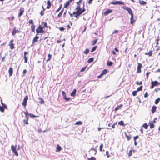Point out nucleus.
Wrapping results in <instances>:
<instances>
[{"label": "nucleus", "mask_w": 160, "mask_h": 160, "mask_svg": "<svg viewBox=\"0 0 160 160\" xmlns=\"http://www.w3.org/2000/svg\"><path fill=\"white\" fill-rule=\"evenodd\" d=\"M85 6V3L84 2H83V8L81 10H76L77 11L76 12H73V14L75 15V14H77L79 16H80L81 14L83 13L86 11V9L84 8Z\"/></svg>", "instance_id": "f257e3e1"}, {"label": "nucleus", "mask_w": 160, "mask_h": 160, "mask_svg": "<svg viewBox=\"0 0 160 160\" xmlns=\"http://www.w3.org/2000/svg\"><path fill=\"white\" fill-rule=\"evenodd\" d=\"M43 27H42L41 25H39L38 28L36 29L37 35H38L39 33H45L46 32L43 30Z\"/></svg>", "instance_id": "f03ea898"}, {"label": "nucleus", "mask_w": 160, "mask_h": 160, "mask_svg": "<svg viewBox=\"0 0 160 160\" xmlns=\"http://www.w3.org/2000/svg\"><path fill=\"white\" fill-rule=\"evenodd\" d=\"M16 145H15V146L13 145H12L11 146V149L12 152L14 153L15 155L16 156H18V154L16 150Z\"/></svg>", "instance_id": "7ed1b4c3"}, {"label": "nucleus", "mask_w": 160, "mask_h": 160, "mask_svg": "<svg viewBox=\"0 0 160 160\" xmlns=\"http://www.w3.org/2000/svg\"><path fill=\"white\" fill-rule=\"evenodd\" d=\"M28 99V97L27 95L26 96L24 97L23 100V102L22 103V105L24 106V107H25L26 105L27 104V101Z\"/></svg>", "instance_id": "20e7f679"}, {"label": "nucleus", "mask_w": 160, "mask_h": 160, "mask_svg": "<svg viewBox=\"0 0 160 160\" xmlns=\"http://www.w3.org/2000/svg\"><path fill=\"white\" fill-rule=\"evenodd\" d=\"M111 4L113 5H124V3L122 2L121 1H115L112 2H111Z\"/></svg>", "instance_id": "39448f33"}, {"label": "nucleus", "mask_w": 160, "mask_h": 160, "mask_svg": "<svg viewBox=\"0 0 160 160\" xmlns=\"http://www.w3.org/2000/svg\"><path fill=\"white\" fill-rule=\"evenodd\" d=\"M62 94L63 96V99L66 100V101H69L71 99L70 98H67V97L66 92L64 91H62Z\"/></svg>", "instance_id": "423d86ee"}, {"label": "nucleus", "mask_w": 160, "mask_h": 160, "mask_svg": "<svg viewBox=\"0 0 160 160\" xmlns=\"http://www.w3.org/2000/svg\"><path fill=\"white\" fill-rule=\"evenodd\" d=\"M123 8L124 9L127 10L128 12V13L131 15L132 14H133V13H132V10L130 8L128 7H123Z\"/></svg>", "instance_id": "0eeeda50"}, {"label": "nucleus", "mask_w": 160, "mask_h": 160, "mask_svg": "<svg viewBox=\"0 0 160 160\" xmlns=\"http://www.w3.org/2000/svg\"><path fill=\"white\" fill-rule=\"evenodd\" d=\"M14 41L13 40H11L9 43V45L10 47V48L11 49H13L15 48V47H14V44L13 43V42Z\"/></svg>", "instance_id": "6e6552de"}, {"label": "nucleus", "mask_w": 160, "mask_h": 160, "mask_svg": "<svg viewBox=\"0 0 160 160\" xmlns=\"http://www.w3.org/2000/svg\"><path fill=\"white\" fill-rule=\"evenodd\" d=\"M142 67V65L141 63H138L137 67V73H139L141 72V68Z\"/></svg>", "instance_id": "1a4fd4ad"}, {"label": "nucleus", "mask_w": 160, "mask_h": 160, "mask_svg": "<svg viewBox=\"0 0 160 160\" xmlns=\"http://www.w3.org/2000/svg\"><path fill=\"white\" fill-rule=\"evenodd\" d=\"M89 153L92 154H94V155H96L97 153V150L96 149L92 148L89 151Z\"/></svg>", "instance_id": "9d476101"}, {"label": "nucleus", "mask_w": 160, "mask_h": 160, "mask_svg": "<svg viewBox=\"0 0 160 160\" xmlns=\"http://www.w3.org/2000/svg\"><path fill=\"white\" fill-rule=\"evenodd\" d=\"M24 62L25 63H27V62L28 59V57L26 56V55H28V52L26 51H25L24 53Z\"/></svg>", "instance_id": "9b49d317"}, {"label": "nucleus", "mask_w": 160, "mask_h": 160, "mask_svg": "<svg viewBox=\"0 0 160 160\" xmlns=\"http://www.w3.org/2000/svg\"><path fill=\"white\" fill-rule=\"evenodd\" d=\"M20 12L18 14V17H20L23 14V13L24 12V8H22L20 9Z\"/></svg>", "instance_id": "f8f14e48"}, {"label": "nucleus", "mask_w": 160, "mask_h": 160, "mask_svg": "<svg viewBox=\"0 0 160 160\" xmlns=\"http://www.w3.org/2000/svg\"><path fill=\"white\" fill-rule=\"evenodd\" d=\"M13 71V68L11 67H10L8 70L9 75V77H11L12 75Z\"/></svg>", "instance_id": "ddd939ff"}, {"label": "nucleus", "mask_w": 160, "mask_h": 160, "mask_svg": "<svg viewBox=\"0 0 160 160\" xmlns=\"http://www.w3.org/2000/svg\"><path fill=\"white\" fill-rule=\"evenodd\" d=\"M135 22V20L134 18L133 14L131 15V18H130V23L131 24H133Z\"/></svg>", "instance_id": "4468645a"}, {"label": "nucleus", "mask_w": 160, "mask_h": 160, "mask_svg": "<svg viewBox=\"0 0 160 160\" xmlns=\"http://www.w3.org/2000/svg\"><path fill=\"white\" fill-rule=\"evenodd\" d=\"M39 38V37L36 35L35 37L33 38L32 43L33 44H34L35 42L38 41V40Z\"/></svg>", "instance_id": "2eb2a0df"}, {"label": "nucleus", "mask_w": 160, "mask_h": 160, "mask_svg": "<svg viewBox=\"0 0 160 160\" xmlns=\"http://www.w3.org/2000/svg\"><path fill=\"white\" fill-rule=\"evenodd\" d=\"M157 107L155 106H153L152 108V113H154L156 111L157 109Z\"/></svg>", "instance_id": "dca6fc26"}, {"label": "nucleus", "mask_w": 160, "mask_h": 160, "mask_svg": "<svg viewBox=\"0 0 160 160\" xmlns=\"http://www.w3.org/2000/svg\"><path fill=\"white\" fill-rule=\"evenodd\" d=\"M20 32V31L18 30H15V31H12V35L13 36L15 35V34L17 33H18Z\"/></svg>", "instance_id": "f3484780"}, {"label": "nucleus", "mask_w": 160, "mask_h": 160, "mask_svg": "<svg viewBox=\"0 0 160 160\" xmlns=\"http://www.w3.org/2000/svg\"><path fill=\"white\" fill-rule=\"evenodd\" d=\"M76 89H74L73 90V91L71 93V96H74L76 95Z\"/></svg>", "instance_id": "a211bd4d"}, {"label": "nucleus", "mask_w": 160, "mask_h": 160, "mask_svg": "<svg viewBox=\"0 0 160 160\" xmlns=\"http://www.w3.org/2000/svg\"><path fill=\"white\" fill-rule=\"evenodd\" d=\"M110 13V9H108L106 11L104 12V15L105 16H106L108 14Z\"/></svg>", "instance_id": "6ab92c4d"}, {"label": "nucleus", "mask_w": 160, "mask_h": 160, "mask_svg": "<svg viewBox=\"0 0 160 160\" xmlns=\"http://www.w3.org/2000/svg\"><path fill=\"white\" fill-rule=\"evenodd\" d=\"M47 3L48 5L47 7V8L49 9L50 8L51 5L50 1L49 0L48 1Z\"/></svg>", "instance_id": "aec40b11"}, {"label": "nucleus", "mask_w": 160, "mask_h": 160, "mask_svg": "<svg viewBox=\"0 0 160 160\" xmlns=\"http://www.w3.org/2000/svg\"><path fill=\"white\" fill-rule=\"evenodd\" d=\"M139 2L140 5H144L146 4L147 3L146 2L144 1H142L141 0H139Z\"/></svg>", "instance_id": "412c9836"}, {"label": "nucleus", "mask_w": 160, "mask_h": 160, "mask_svg": "<svg viewBox=\"0 0 160 160\" xmlns=\"http://www.w3.org/2000/svg\"><path fill=\"white\" fill-rule=\"evenodd\" d=\"M63 11H64V8H63L61 10V11L58 14V15L57 16V17L58 18H59L60 17H61V16L62 14Z\"/></svg>", "instance_id": "4be33fe9"}, {"label": "nucleus", "mask_w": 160, "mask_h": 160, "mask_svg": "<svg viewBox=\"0 0 160 160\" xmlns=\"http://www.w3.org/2000/svg\"><path fill=\"white\" fill-rule=\"evenodd\" d=\"M42 24L43 25V26H42V27H43V28H48L49 27L47 25V24L46 22H42Z\"/></svg>", "instance_id": "5701e85b"}, {"label": "nucleus", "mask_w": 160, "mask_h": 160, "mask_svg": "<svg viewBox=\"0 0 160 160\" xmlns=\"http://www.w3.org/2000/svg\"><path fill=\"white\" fill-rule=\"evenodd\" d=\"M153 84L155 86H158L160 84V83L156 80L154 81H153Z\"/></svg>", "instance_id": "b1692460"}, {"label": "nucleus", "mask_w": 160, "mask_h": 160, "mask_svg": "<svg viewBox=\"0 0 160 160\" xmlns=\"http://www.w3.org/2000/svg\"><path fill=\"white\" fill-rule=\"evenodd\" d=\"M152 51L150 50L148 52H146L145 53V54L146 55H148L149 56H151L152 55Z\"/></svg>", "instance_id": "393cba45"}, {"label": "nucleus", "mask_w": 160, "mask_h": 160, "mask_svg": "<svg viewBox=\"0 0 160 160\" xmlns=\"http://www.w3.org/2000/svg\"><path fill=\"white\" fill-rule=\"evenodd\" d=\"M61 147L58 144L56 148V151L59 152L61 150Z\"/></svg>", "instance_id": "a878e982"}, {"label": "nucleus", "mask_w": 160, "mask_h": 160, "mask_svg": "<svg viewBox=\"0 0 160 160\" xmlns=\"http://www.w3.org/2000/svg\"><path fill=\"white\" fill-rule=\"evenodd\" d=\"M125 134L126 137L127 139L128 140H129L131 138V135H127L126 132H125Z\"/></svg>", "instance_id": "bb28decb"}, {"label": "nucleus", "mask_w": 160, "mask_h": 160, "mask_svg": "<svg viewBox=\"0 0 160 160\" xmlns=\"http://www.w3.org/2000/svg\"><path fill=\"white\" fill-rule=\"evenodd\" d=\"M108 71V70L107 69H104L103 70L101 73L103 75L106 74Z\"/></svg>", "instance_id": "cd10ccee"}, {"label": "nucleus", "mask_w": 160, "mask_h": 160, "mask_svg": "<svg viewBox=\"0 0 160 160\" xmlns=\"http://www.w3.org/2000/svg\"><path fill=\"white\" fill-rule=\"evenodd\" d=\"M69 2L67 1L64 4V8H67L70 5Z\"/></svg>", "instance_id": "c85d7f7f"}, {"label": "nucleus", "mask_w": 160, "mask_h": 160, "mask_svg": "<svg viewBox=\"0 0 160 160\" xmlns=\"http://www.w3.org/2000/svg\"><path fill=\"white\" fill-rule=\"evenodd\" d=\"M29 116H30V117L32 118H37L39 116H35L34 114H32L30 113L29 114Z\"/></svg>", "instance_id": "c756f323"}, {"label": "nucleus", "mask_w": 160, "mask_h": 160, "mask_svg": "<svg viewBox=\"0 0 160 160\" xmlns=\"http://www.w3.org/2000/svg\"><path fill=\"white\" fill-rule=\"evenodd\" d=\"M35 26L34 25H32L31 26V30L32 32H35Z\"/></svg>", "instance_id": "7c9ffc66"}, {"label": "nucleus", "mask_w": 160, "mask_h": 160, "mask_svg": "<svg viewBox=\"0 0 160 160\" xmlns=\"http://www.w3.org/2000/svg\"><path fill=\"white\" fill-rule=\"evenodd\" d=\"M94 58H89L88 60V62L89 63H91L93 62Z\"/></svg>", "instance_id": "2f4dec72"}, {"label": "nucleus", "mask_w": 160, "mask_h": 160, "mask_svg": "<svg viewBox=\"0 0 160 160\" xmlns=\"http://www.w3.org/2000/svg\"><path fill=\"white\" fill-rule=\"evenodd\" d=\"M148 125L147 123H144L142 127H143L144 128L147 129L148 128Z\"/></svg>", "instance_id": "473e14b6"}, {"label": "nucleus", "mask_w": 160, "mask_h": 160, "mask_svg": "<svg viewBox=\"0 0 160 160\" xmlns=\"http://www.w3.org/2000/svg\"><path fill=\"white\" fill-rule=\"evenodd\" d=\"M149 124L150 125V128H152L154 127V125L153 124V123L151 122H149Z\"/></svg>", "instance_id": "72a5a7b5"}, {"label": "nucleus", "mask_w": 160, "mask_h": 160, "mask_svg": "<svg viewBox=\"0 0 160 160\" xmlns=\"http://www.w3.org/2000/svg\"><path fill=\"white\" fill-rule=\"evenodd\" d=\"M122 106H123V105L122 104H120L119 106H118L117 107H116L115 108V111H117L119 109V108L120 107H122Z\"/></svg>", "instance_id": "f704fd0d"}, {"label": "nucleus", "mask_w": 160, "mask_h": 160, "mask_svg": "<svg viewBox=\"0 0 160 160\" xmlns=\"http://www.w3.org/2000/svg\"><path fill=\"white\" fill-rule=\"evenodd\" d=\"M118 124L121 126H122L124 127L125 126V125L124 124V122L123 121H121L120 122H119L118 123Z\"/></svg>", "instance_id": "c9c22d12"}, {"label": "nucleus", "mask_w": 160, "mask_h": 160, "mask_svg": "<svg viewBox=\"0 0 160 160\" xmlns=\"http://www.w3.org/2000/svg\"><path fill=\"white\" fill-rule=\"evenodd\" d=\"M160 101V98H157L155 101V103L156 104H157Z\"/></svg>", "instance_id": "e433bc0d"}, {"label": "nucleus", "mask_w": 160, "mask_h": 160, "mask_svg": "<svg viewBox=\"0 0 160 160\" xmlns=\"http://www.w3.org/2000/svg\"><path fill=\"white\" fill-rule=\"evenodd\" d=\"M97 41H98L97 39H94V40H93L92 41V45H95L97 42Z\"/></svg>", "instance_id": "4c0bfd02"}, {"label": "nucleus", "mask_w": 160, "mask_h": 160, "mask_svg": "<svg viewBox=\"0 0 160 160\" xmlns=\"http://www.w3.org/2000/svg\"><path fill=\"white\" fill-rule=\"evenodd\" d=\"M62 4H61L60 5V6H59V8L56 11V12H59L60 11V10L62 8Z\"/></svg>", "instance_id": "58836bf2"}, {"label": "nucleus", "mask_w": 160, "mask_h": 160, "mask_svg": "<svg viewBox=\"0 0 160 160\" xmlns=\"http://www.w3.org/2000/svg\"><path fill=\"white\" fill-rule=\"evenodd\" d=\"M142 86H141L138 88L137 90V91L139 92V91H142Z\"/></svg>", "instance_id": "ea45409f"}, {"label": "nucleus", "mask_w": 160, "mask_h": 160, "mask_svg": "<svg viewBox=\"0 0 160 160\" xmlns=\"http://www.w3.org/2000/svg\"><path fill=\"white\" fill-rule=\"evenodd\" d=\"M97 48V46H95L92 49L91 51V52H92L94 51H95Z\"/></svg>", "instance_id": "a19ab883"}, {"label": "nucleus", "mask_w": 160, "mask_h": 160, "mask_svg": "<svg viewBox=\"0 0 160 160\" xmlns=\"http://www.w3.org/2000/svg\"><path fill=\"white\" fill-rule=\"evenodd\" d=\"M82 122H81V121H79L78 122H76V123L75 124L77 125H81L82 124Z\"/></svg>", "instance_id": "79ce46f5"}, {"label": "nucleus", "mask_w": 160, "mask_h": 160, "mask_svg": "<svg viewBox=\"0 0 160 160\" xmlns=\"http://www.w3.org/2000/svg\"><path fill=\"white\" fill-rule=\"evenodd\" d=\"M89 51V50L88 48L86 49L85 50L84 52V53L86 54H88Z\"/></svg>", "instance_id": "37998d69"}, {"label": "nucleus", "mask_w": 160, "mask_h": 160, "mask_svg": "<svg viewBox=\"0 0 160 160\" xmlns=\"http://www.w3.org/2000/svg\"><path fill=\"white\" fill-rule=\"evenodd\" d=\"M82 9L80 7V4H78L77 7L76 8V10H81Z\"/></svg>", "instance_id": "c03bdc74"}, {"label": "nucleus", "mask_w": 160, "mask_h": 160, "mask_svg": "<svg viewBox=\"0 0 160 160\" xmlns=\"http://www.w3.org/2000/svg\"><path fill=\"white\" fill-rule=\"evenodd\" d=\"M48 59L47 60V62H48L49 61H50L51 59V58H52V55H51L50 54H48Z\"/></svg>", "instance_id": "a18cd8bd"}, {"label": "nucleus", "mask_w": 160, "mask_h": 160, "mask_svg": "<svg viewBox=\"0 0 160 160\" xmlns=\"http://www.w3.org/2000/svg\"><path fill=\"white\" fill-rule=\"evenodd\" d=\"M0 111L2 112H4V109L2 106H0Z\"/></svg>", "instance_id": "49530a36"}, {"label": "nucleus", "mask_w": 160, "mask_h": 160, "mask_svg": "<svg viewBox=\"0 0 160 160\" xmlns=\"http://www.w3.org/2000/svg\"><path fill=\"white\" fill-rule=\"evenodd\" d=\"M137 91H134L132 92V95L133 96H136L137 94Z\"/></svg>", "instance_id": "de8ad7c7"}, {"label": "nucleus", "mask_w": 160, "mask_h": 160, "mask_svg": "<svg viewBox=\"0 0 160 160\" xmlns=\"http://www.w3.org/2000/svg\"><path fill=\"white\" fill-rule=\"evenodd\" d=\"M88 160H96V159L94 157H92L90 158H88Z\"/></svg>", "instance_id": "09e8293b"}, {"label": "nucleus", "mask_w": 160, "mask_h": 160, "mask_svg": "<svg viewBox=\"0 0 160 160\" xmlns=\"http://www.w3.org/2000/svg\"><path fill=\"white\" fill-rule=\"evenodd\" d=\"M23 122L25 124H27V125L28 124V120H27L24 119L23 120Z\"/></svg>", "instance_id": "8fccbe9b"}, {"label": "nucleus", "mask_w": 160, "mask_h": 160, "mask_svg": "<svg viewBox=\"0 0 160 160\" xmlns=\"http://www.w3.org/2000/svg\"><path fill=\"white\" fill-rule=\"evenodd\" d=\"M2 107H3V108L5 109H7V106L4 103L3 104H2Z\"/></svg>", "instance_id": "3c124183"}, {"label": "nucleus", "mask_w": 160, "mask_h": 160, "mask_svg": "<svg viewBox=\"0 0 160 160\" xmlns=\"http://www.w3.org/2000/svg\"><path fill=\"white\" fill-rule=\"evenodd\" d=\"M87 68V67H85L83 68L80 70V72H84L86 69Z\"/></svg>", "instance_id": "603ef678"}, {"label": "nucleus", "mask_w": 160, "mask_h": 160, "mask_svg": "<svg viewBox=\"0 0 160 160\" xmlns=\"http://www.w3.org/2000/svg\"><path fill=\"white\" fill-rule=\"evenodd\" d=\"M40 99L41 100L39 103L41 104H43L44 102V100L42 99L41 98H40Z\"/></svg>", "instance_id": "864d4df0"}, {"label": "nucleus", "mask_w": 160, "mask_h": 160, "mask_svg": "<svg viewBox=\"0 0 160 160\" xmlns=\"http://www.w3.org/2000/svg\"><path fill=\"white\" fill-rule=\"evenodd\" d=\"M103 147V145L102 144H101L100 146V151H102V148Z\"/></svg>", "instance_id": "5fc2aeb1"}, {"label": "nucleus", "mask_w": 160, "mask_h": 160, "mask_svg": "<svg viewBox=\"0 0 160 160\" xmlns=\"http://www.w3.org/2000/svg\"><path fill=\"white\" fill-rule=\"evenodd\" d=\"M151 83V89H152L154 88V87L155 86L154 85V84H153V81H152V80Z\"/></svg>", "instance_id": "6e6d98bb"}, {"label": "nucleus", "mask_w": 160, "mask_h": 160, "mask_svg": "<svg viewBox=\"0 0 160 160\" xmlns=\"http://www.w3.org/2000/svg\"><path fill=\"white\" fill-rule=\"evenodd\" d=\"M28 23L32 24V25H34L33 22V21L32 20H30L29 21Z\"/></svg>", "instance_id": "4d7b16f0"}, {"label": "nucleus", "mask_w": 160, "mask_h": 160, "mask_svg": "<svg viewBox=\"0 0 160 160\" xmlns=\"http://www.w3.org/2000/svg\"><path fill=\"white\" fill-rule=\"evenodd\" d=\"M59 30L61 31H63L65 29V28L63 27H60L59 28Z\"/></svg>", "instance_id": "13d9d810"}, {"label": "nucleus", "mask_w": 160, "mask_h": 160, "mask_svg": "<svg viewBox=\"0 0 160 160\" xmlns=\"http://www.w3.org/2000/svg\"><path fill=\"white\" fill-rule=\"evenodd\" d=\"M136 84L137 85H142V81H140V82H139L138 81H137L136 82Z\"/></svg>", "instance_id": "bf43d9fd"}, {"label": "nucleus", "mask_w": 160, "mask_h": 160, "mask_svg": "<svg viewBox=\"0 0 160 160\" xmlns=\"http://www.w3.org/2000/svg\"><path fill=\"white\" fill-rule=\"evenodd\" d=\"M106 154L107 155V158H109L110 157V155L109 154V152L108 151H106Z\"/></svg>", "instance_id": "052dcab7"}, {"label": "nucleus", "mask_w": 160, "mask_h": 160, "mask_svg": "<svg viewBox=\"0 0 160 160\" xmlns=\"http://www.w3.org/2000/svg\"><path fill=\"white\" fill-rule=\"evenodd\" d=\"M139 138L138 136L137 135L135 137H134L133 139L134 141H136V139Z\"/></svg>", "instance_id": "680f3d73"}, {"label": "nucleus", "mask_w": 160, "mask_h": 160, "mask_svg": "<svg viewBox=\"0 0 160 160\" xmlns=\"http://www.w3.org/2000/svg\"><path fill=\"white\" fill-rule=\"evenodd\" d=\"M23 112L25 115V116H28V115H29V114L28 113V112L27 111L26 112L24 111Z\"/></svg>", "instance_id": "e2e57ef3"}, {"label": "nucleus", "mask_w": 160, "mask_h": 160, "mask_svg": "<svg viewBox=\"0 0 160 160\" xmlns=\"http://www.w3.org/2000/svg\"><path fill=\"white\" fill-rule=\"evenodd\" d=\"M27 72V71L26 69H24L23 70V75L22 76H23Z\"/></svg>", "instance_id": "0e129e2a"}, {"label": "nucleus", "mask_w": 160, "mask_h": 160, "mask_svg": "<svg viewBox=\"0 0 160 160\" xmlns=\"http://www.w3.org/2000/svg\"><path fill=\"white\" fill-rule=\"evenodd\" d=\"M118 32V31L117 30H114L112 32V34L117 33Z\"/></svg>", "instance_id": "69168bd1"}, {"label": "nucleus", "mask_w": 160, "mask_h": 160, "mask_svg": "<svg viewBox=\"0 0 160 160\" xmlns=\"http://www.w3.org/2000/svg\"><path fill=\"white\" fill-rule=\"evenodd\" d=\"M148 92H146L144 94V97L145 98H147L148 97Z\"/></svg>", "instance_id": "338daca9"}, {"label": "nucleus", "mask_w": 160, "mask_h": 160, "mask_svg": "<svg viewBox=\"0 0 160 160\" xmlns=\"http://www.w3.org/2000/svg\"><path fill=\"white\" fill-rule=\"evenodd\" d=\"M160 90V88H155V91L156 92H158L159 90Z\"/></svg>", "instance_id": "774afa93"}]
</instances>
